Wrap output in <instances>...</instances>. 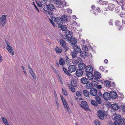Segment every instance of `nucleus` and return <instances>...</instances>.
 Listing matches in <instances>:
<instances>
[{
	"mask_svg": "<svg viewBox=\"0 0 125 125\" xmlns=\"http://www.w3.org/2000/svg\"><path fill=\"white\" fill-rule=\"evenodd\" d=\"M50 21L51 23L55 27V24L54 23L53 21L52 20H50Z\"/></svg>",
	"mask_w": 125,
	"mask_h": 125,
	"instance_id": "obj_54",
	"label": "nucleus"
},
{
	"mask_svg": "<svg viewBox=\"0 0 125 125\" xmlns=\"http://www.w3.org/2000/svg\"><path fill=\"white\" fill-rule=\"evenodd\" d=\"M71 91L73 92H74L75 91V88L73 87V86L71 87H69Z\"/></svg>",
	"mask_w": 125,
	"mask_h": 125,
	"instance_id": "obj_49",
	"label": "nucleus"
},
{
	"mask_svg": "<svg viewBox=\"0 0 125 125\" xmlns=\"http://www.w3.org/2000/svg\"><path fill=\"white\" fill-rule=\"evenodd\" d=\"M62 92L63 94L67 96L68 94V93L67 92V90L65 88L62 89Z\"/></svg>",
	"mask_w": 125,
	"mask_h": 125,
	"instance_id": "obj_38",
	"label": "nucleus"
},
{
	"mask_svg": "<svg viewBox=\"0 0 125 125\" xmlns=\"http://www.w3.org/2000/svg\"><path fill=\"white\" fill-rule=\"evenodd\" d=\"M54 50L56 52L58 53H60L62 51L61 48L57 46L56 47Z\"/></svg>",
	"mask_w": 125,
	"mask_h": 125,
	"instance_id": "obj_21",
	"label": "nucleus"
},
{
	"mask_svg": "<svg viewBox=\"0 0 125 125\" xmlns=\"http://www.w3.org/2000/svg\"><path fill=\"white\" fill-rule=\"evenodd\" d=\"M90 94L92 96H95L97 94V90L94 88L91 89L90 91Z\"/></svg>",
	"mask_w": 125,
	"mask_h": 125,
	"instance_id": "obj_13",
	"label": "nucleus"
},
{
	"mask_svg": "<svg viewBox=\"0 0 125 125\" xmlns=\"http://www.w3.org/2000/svg\"><path fill=\"white\" fill-rule=\"evenodd\" d=\"M110 98L113 99H115L117 96V95L116 92L113 91H111L110 92Z\"/></svg>",
	"mask_w": 125,
	"mask_h": 125,
	"instance_id": "obj_12",
	"label": "nucleus"
},
{
	"mask_svg": "<svg viewBox=\"0 0 125 125\" xmlns=\"http://www.w3.org/2000/svg\"><path fill=\"white\" fill-rule=\"evenodd\" d=\"M76 70L75 66L73 65H70L68 68V70L70 73L74 72Z\"/></svg>",
	"mask_w": 125,
	"mask_h": 125,
	"instance_id": "obj_11",
	"label": "nucleus"
},
{
	"mask_svg": "<svg viewBox=\"0 0 125 125\" xmlns=\"http://www.w3.org/2000/svg\"><path fill=\"white\" fill-rule=\"evenodd\" d=\"M54 3L56 4V6L60 8L66 6V2L64 1V2H61L59 0H55Z\"/></svg>",
	"mask_w": 125,
	"mask_h": 125,
	"instance_id": "obj_2",
	"label": "nucleus"
},
{
	"mask_svg": "<svg viewBox=\"0 0 125 125\" xmlns=\"http://www.w3.org/2000/svg\"><path fill=\"white\" fill-rule=\"evenodd\" d=\"M80 106L82 108H83L85 110H89L88 106L86 102L85 101H83L81 102V104H80Z\"/></svg>",
	"mask_w": 125,
	"mask_h": 125,
	"instance_id": "obj_6",
	"label": "nucleus"
},
{
	"mask_svg": "<svg viewBox=\"0 0 125 125\" xmlns=\"http://www.w3.org/2000/svg\"><path fill=\"white\" fill-rule=\"evenodd\" d=\"M64 72L67 75H70V73L65 68L63 67L62 68Z\"/></svg>",
	"mask_w": 125,
	"mask_h": 125,
	"instance_id": "obj_39",
	"label": "nucleus"
},
{
	"mask_svg": "<svg viewBox=\"0 0 125 125\" xmlns=\"http://www.w3.org/2000/svg\"><path fill=\"white\" fill-rule=\"evenodd\" d=\"M86 75L88 79L91 80L92 82L94 83V85H96L97 84L98 81L97 79L94 78V76L92 73H86Z\"/></svg>",
	"mask_w": 125,
	"mask_h": 125,
	"instance_id": "obj_1",
	"label": "nucleus"
},
{
	"mask_svg": "<svg viewBox=\"0 0 125 125\" xmlns=\"http://www.w3.org/2000/svg\"><path fill=\"white\" fill-rule=\"evenodd\" d=\"M29 72L33 78L34 79H35L36 78V76L33 72V70L32 69L29 70Z\"/></svg>",
	"mask_w": 125,
	"mask_h": 125,
	"instance_id": "obj_24",
	"label": "nucleus"
},
{
	"mask_svg": "<svg viewBox=\"0 0 125 125\" xmlns=\"http://www.w3.org/2000/svg\"><path fill=\"white\" fill-rule=\"evenodd\" d=\"M36 3L37 5L39 7H41L42 6V4L41 2L39 1H37L36 2Z\"/></svg>",
	"mask_w": 125,
	"mask_h": 125,
	"instance_id": "obj_51",
	"label": "nucleus"
},
{
	"mask_svg": "<svg viewBox=\"0 0 125 125\" xmlns=\"http://www.w3.org/2000/svg\"><path fill=\"white\" fill-rule=\"evenodd\" d=\"M99 69L102 71H103L104 70V69L103 67V66H101L99 67Z\"/></svg>",
	"mask_w": 125,
	"mask_h": 125,
	"instance_id": "obj_59",
	"label": "nucleus"
},
{
	"mask_svg": "<svg viewBox=\"0 0 125 125\" xmlns=\"http://www.w3.org/2000/svg\"><path fill=\"white\" fill-rule=\"evenodd\" d=\"M115 23L117 26H118L120 25V23L119 21L117 20L116 21Z\"/></svg>",
	"mask_w": 125,
	"mask_h": 125,
	"instance_id": "obj_52",
	"label": "nucleus"
},
{
	"mask_svg": "<svg viewBox=\"0 0 125 125\" xmlns=\"http://www.w3.org/2000/svg\"><path fill=\"white\" fill-rule=\"evenodd\" d=\"M94 123L95 125H100V122L98 120L94 121Z\"/></svg>",
	"mask_w": 125,
	"mask_h": 125,
	"instance_id": "obj_50",
	"label": "nucleus"
},
{
	"mask_svg": "<svg viewBox=\"0 0 125 125\" xmlns=\"http://www.w3.org/2000/svg\"><path fill=\"white\" fill-rule=\"evenodd\" d=\"M56 108L57 110H59V104L56 105Z\"/></svg>",
	"mask_w": 125,
	"mask_h": 125,
	"instance_id": "obj_63",
	"label": "nucleus"
},
{
	"mask_svg": "<svg viewBox=\"0 0 125 125\" xmlns=\"http://www.w3.org/2000/svg\"><path fill=\"white\" fill-rule=\"evenodd\" d=\"M73 64L76 65L79 63V62L77 60H73Z\"/></svg>",
	"mask_w": 125,
	"mask_h": 125,
	"instance_id": "obj_45",
	"label": "nucleus"
},
{
	"mask_svg": "<svg viewBox=\"0 0 125 125\" xmlns=\"http://www.w3.org/2000/svg\"><path fill=\"white\" fill-rule=\"evenodd\" d=\"M78 53L74 51L72 53V55L73 57L74 58L76 57L77 56Z\"/></svg>",
	"mask_w": 125,
	"mask_h": 125,
	"instance_id": "obj_40",
	"label": "nucleus"
},
{
	"mask_svg": "<svg viewBox=\"0 0 125 125\" xmlns=\"http://www.w3.org/2000/svg\"><path fill=\"white\" fill-rule=\"evenodd\" d=\"M97 88L98 89H101L102 88V87L101 86V85H97Z\"/></svg>",
	"mask_w": 125,
	"mask_h": 125,
	"instance_id": "obj_58",
	"label": "nucleus"
},
{
	"mask_svg": "<svg viewBox=\"0 0 125 125\" xmlns=\"http://www.w3.org/2000/svg\"><path fill=\"white\" fill-rule=\"evenodd\" d=\"M71 83L73 87L76 86H77V83L75 82L74 81H72Z\"/></svg>",
	"mask_w": 125,
	"mask_h": 125,
	"instance_id": "obj_44",
	"label": "nucleus"
},
{
	"mask_svg": "<svg viewBox=\"0 0 125 125\" xmlns=\"http://www.w3.org/2000/svg\"><path fill=\"white\" fill-rule=\"evenodd\" d=\"M95 99L96 102L99 104L101 103V100L100 97L97 96L95 97Z\"/></svg>",
	"mask_w": 125,
	"mask_h": 125,
	"instance_id": "obj_30",
	"label": "nucleus"
},
{
	"mask_svg": "<svg viewBox=\"0 0 125 125\" xmlns=\"http://www.w3.org/2000/svg\"><path fill=\"white\" fill-rule=\"evenodd\" d=\"M54 97L55 98V103L57 102H59L58 99V97L57 96V94L56 93V92L55 91H54Z\"/></svg>",
	"mask_w": 125,
	"mask_h": 125,
	"instance_id": "obj_37",
	"label": "nucleus"
},
{
	"mask_svg": "<svg viewBox=\"0 0 125 125\" xmlns=\"http://www.w3.org/2000/svg\"><path fill=\"white\" fill-rule=\"evenodd\" d=\"M3 61L2 57L0 55V62H2Z\"/></svg>",
	"mask_w": 125,
	"mask_h": 125,
	"instance_id": "obj_62",
	"label": "nucleus"
},
{
	"mask_svg": "<svg viewBox=\"0 0 125 125\" xmlns=\"http://www.w3.org/2000/svg\"><path fill=\"white\" fill-rule=\"evenodd\" d=\"M67 11L68 12L70 13H71L72 12V10L70 9H68L67 10Z\"/></svg>",
	"mask_w": 125,
	"mask_h": 125,
	"instance_id": "obj_61",
	"label": "nucleus"
},
{
	"mask_svg": "<svg viewBox=\"0 0 125 125\" xmlns=\"http://www.w3.org/2000/svg\"><path fill=\"white\" fill-rule=\"evenodd\" d=\"M81 55L83 57H85L87 56V53L85 51H83L81 53Z\"/></svg>",
	"mask_w": 125,
	"mask_h": 125,
	"instance_id": "obj_41",
	"label": "nucleus"
},
{
	"mask_svg": "<svg viewBox=\"0 0 125 125\" xmlns=\"http://www.w3.org/2000/svg\"><path fill=\"white\" fill-rule=\"evenodd\" d=\"M60 42L61 45L63 47H64L66 45L65 42L64 40L61 39L60 40Z\"/></svg>",
	"mask_w": 125,
	"mask_h": 125,
	"instance_id": "obj_34",
	"label": "nucleus"
},
{
	"mask_svg": "<svg viewBox=\"0 0 125 125\" xmlns=\"http://www.w3.org/2000/svg\"><path fill=\"white\" fill-rule=\"evenodd\" d=\"M76 95L78 97L82 96V92L79 91H77L76 93Z\"/></svg>",
	"mask_w": 125,
	"mask_h": 125,
	"instance_id": "obj_43",
	"label": "nucleus"
},
{
	"mask_svg": "<svg viewBox=\"0 0 125 125\" xmlns=\"http://www.w3.org/2000/svg\"><path fill=\"white\" fill-rule=\"evenodd\" d=\"M119 121L120 122L121 125H125V119H121Z\"/></svg>",
	"mask_w": 125,
	"mask_h": 125,
	"instance_id": "obj_42",
	"label": "nucleus"
},
{
	"mask_svg": "<svg viewBox=\"0 0 125 125\" xmlns=\"http://www.w3.org/2000/svg\"><path fill=\"white\" fill-rule=\"evenodd\" d=\"M104 113H103L100 110H99L97 112V115L98 117L101 119H103L104 118V115H104Z\"/></svg>",
	"mask_w": 125,
	"mask_h": 125,
	"instance_id": "obj_9",
	"label": "nucleus"
},
{
	"mask_svg": "<svg viewBox=\"0 0 125 125\" xmlns=\"http://www.w3.org/2000/svg\"><path fill=\"white\" fill-rule=\"evenodd\" d=\"M65 38L64 39L69 40V38L73 35L72 32L69 31H66L65 32Z\"/></svg>",
	"mask_w": 125,
	"mask_h": 125,
	"instance_id": "obj_4",
	"label": "nucleus"
},
{
	"mask_svg": "<svg viewBox=\"0 0 125 125\" xmlns=\"http://www.w3.org/2000/svg\"><path fill=\"white\" fill-rule=\"evenodd\" d=\"M73 51L77 53H79L81 51V49L79 46L77 45H74L73 47Z\"/></svg>",
	"mask_w": 125,
	"mask_h": 125,
	"instance_id": "obj_15",
	"label": "nucleus"
},
{
	"mask_svg": "<svg viewBox=\"0 0 125 125\" xmlns=\"http://www.w3.org/2000/svg\"><path fill=\"white\" fill-rule=\"evenodd\" d=\"M73 24L75 25H76L77 23L76 21H73Z\"/></svg>",
	"mask_w": 125,
	"mask_h": 125,
	"instance_id": "obj_64",
	"label": "nucleus"
},
{
	"mask_svg": "<svg viewBox=\"0 0 125 125\" xmlns=\"http://www.w3.org/2000/svg\"><path fill=\"white\" fill-rule=\"evenodd\" d=\"M91 104L93 105L96 106L98 105V104L94 100H92L91 102Z\"/></svg>",
	"mask_w": 125,
	"mask_h": 125,
	"instance_id": "obj_35",
	"label": "nucleus"
},
{
	"mask_svg": "<svg viewBox=\"0 0 125 125\" xmlns=\"http://www.w3.org/2000/svg\"><path fill=\"white\" fill-rule=\"evenodd\" d=\"M33 4L34 7L35 8L36 10H37V11H38V12H40V11H39L38 9V8L37 7V6L34 3V2H33Z\"/></svg>",
	"mask_w": 125,
	"mask_h": 125,
	"instance_id": "obj_53",
	"label": "nucleus"
},
{
	"mask_svg": "<svg viewBox=\"0 0 125 125\" xmlns=\"http://www.w3.org/2000/svg\"><path fill=\"white\" fill-rule=\"evenodd\" d=\"M104 83L105 86L109 88L111 86L110 83L108 81H104Z\"/></svg>",
	"mask_w": 125,
	"mask_h": 125,
	"instance_id": "obj_27",
	"label": "nucleus"
},
{
	"mask_svg": "<svg viewBox=\"0 0 125 125\" xmlns=\"http://www.w3.org/2000/svg\"><path fill=\"white\" fill-rule=\"evenodd\" d=\"M111 107L113 109L115 110H117L119 107L118 105L116 103L112 104Z\"/></svg>",
	"mask_w": 125,
	"mask_h": 125,
	"instance_id": "obj_17",
	"label": "nucleus"
},
{
	"mask_svg": "<svg viewBox=\"0 0 125 125\" xmlns=\"http://www.w3.org/2000/svg\"><path fill=\"white\" fill-rule=\"evenodd\" d=\"M43 4H45L47 3V0H41Z\"/></svg>",
	"mask_w": 125,
	"mask_h": 125,
	"instance_id": "obj_55",
	"label": "nucleus"
},
{
	"mask_svg": "<svg viewBox=\"0 0 125 125\" xmlns=\"http://www.w3.org/2000/svg\"><path fill=\"white\" fill-rule=\"evenodd\" d=\"M99 2L100 3H101V4L104 5H106V4L107 3V2L103 1L101 0H99Z\"/></svg>",
	"mask_w": 125,
	"mask_h": 125,
	"instance_id": "obj_46",
	"label": "nucleus"
},
{
	"mask_svg": "<svg viewBox=\"0 0 125 125\" xmlns=\"http://www.w3.org/2000/svg\"><path fill=\"white\" fill-rule=\"evenodd\" d=\"M61 95V99L62 100V102L63 104V106L64 105H66L68 104L67 103L66 100Z\"/></svg>",
	"mask_w": 125,
	"mask_h": 125,
	"instance_id": "obj_25",
	"label": "nucleus"
},
{
	"mask_svg": "<svg viewBox=\"0 0 125 125\" xmlns=\"http://www.w3.org/2000/svg\"><path fill=\"white\" fill-rule=\"evenodd\" d=\"M120 108L123 111H125V106L123 105H121L120 106Z\"/></svg>",
	"mask_w": 125,
	"mask_h": 125,
	"instance_id": "obj_47",
	"label": "nucleus"
},
{
	"mask_svg": "<svg viewBox=\"0 0 125 125\" xmlns=\"http://www.w3.org/2000/svg\"><path fill=\"white\" fill-rule=\"evenodd\" d=\"M109 23L110 25H112V21L111 20H110L109 21Z\"/></svg>",
	"mask_w": 125,
	"mask_h": 125,
	"instance_id": "obj_60",
	"label": "nucleus"
},
{
	"mask_svg": "<svg viewBox=\"0 0 125 125\" xmlns=\"http://www.w3.org/2000/svg\"><path fill=\"white\" fill-rule=\"evenodd\" d=\"M78 67L81 70L85 69L86 67L85 64L83 62L79 63L78 64Z\"/></svg>",
	"mask_w": 125,
	"mask_h": 125,
	"instance_id": "obj_20",
	"label": "nucleus"
},
{
	"mask_svg": "<svg viewBox=\"0 0 125 125\" xmlns=\"http://www.w3.org/2000/svg\"><path fill=\"white\" fill-rule=\"evenodd\" d=\"M70 41L72 44H75L77 43L76 40L74 37H71L70 40Z\"/></svg>",
	"mask_w": 125,
	"mask_h": 125,
	"instance_id": "obj_22",
	"label": "nucleus"
},
{
	"mask_svg": "<svg viewBox=\"0 0 125 125\" xmlns=\"http://www.w3.org/2000/svg\"><path fill=\"white\" fill-rule=\"evenodd\" d=\"M76 75L78 77H79L82 76L83 72L82 70L78 69L76 70Z\"/></svg>",
	"mask_w": 125,
	"mask_h": 125,
	"instance_id": "obj_18",
	"label": "nucleus"
},
{
	"mask_svg": "<svg viewBox=\"0 0 125 125\" xmlns=\"http://www.w3.org/2000/svg\"><path fill=\"white\" fill-rule=\"evenodd\" d=\"M114 116V119L115 121H119L121 119V115L118 114L115 115Z\"/></svg>",
	"mask_w": 125,
	"mask_h": 125,
	"instance_id": "obj_16",
	"label": "nucleus"
},
{
	"mask_svg": "<svg viewBox=\"0 0 125 125\" xmlns=\"http://www.w3.org/2000/svg\"><path fill=\"white\" fill-rule=\"evenodd\" d=\"M108 8L109 10H113L115 8V5L112 4H108Z\"/></svg>",
	"mask_w": 125,
	"mask_h": 125,
	"instance_id": "obj_28",
	"label": "nucleus"
},
{
	"mask_svg": "<svg viewBox=\"0 0 125 125\" xmlns=\"http://www.w3.org/2000/svg\"><path fill=\"white\" fill-rule=\"evenodd\" d=\"M45 7H46L47 10H49L52 11L54 10V7L53 5L51 4H48L47 5H45Z\"/></svg>",
	"mask_w": 125,
	"mask_h": 125,
	"instance_id": "obj_7",
	"label": "nucleus"
},
{
	"mask_svg": "<svg viewBox=\"0 0 125 125\" xmlns=\"http://www.w3.org/2000/svg\"><path fill=\"white\" fill-rule=\"evenodd\" d=\"M83 93L84 95L87 97H88L89 96V92L86 90H84L83 91Z\"/></svg>",
	"mask_w": 125,
	"mask_h": 125,
	"instance_id": "obj_29",
	"label": "nucleus"
},
{
	"mask_svg": "<svg viewBox=\"0 0 125 125\" xmlns=\"http://www.w3.org/2000/svg\"><path fill=\"white\" fill-rule=\"evenodd\" d=\"M59 64L62 65H63L65 64V62L64 60L62 58H61L59 61Z\"/></svg>",
	"mask_w": 125,
	"mask_h": 125,
	"instance_id": "obj_31",
	"label": "nucleus"
},
{
	"mask_svg": "<svg viewBox=\"0 0 125 125\" xmlns=\"http://www.w3.org/2000/svg\"><path fill=\"white\" fill-rule=\"evenodd\" d=\"M93 83H89L86 85V88L89 89H91L93 87Z\"/></svg>",
	"mask_w": 125,
	"mask_h": 125,
	"instance_id": "obj_26",
	"label": "nucleus"
},
{
	"mask_svg": "<svg viewBox=\"0 0 125 125\" xmlns=\"http://www.w3.org/2000/svg\"><path fill=\"white\" fill-rule=\"evenodd\" d=\"M103 96L104 99L106 100H109L110 99V93H105L103 94Z\"/></svg>",
	"mask_w": 125,
	"mask_h": 125,
	"instance_id": "obj_14",
	"label": "nucleus"
},
{
	"mask_svg": "<svg viewBox=\"0 0 125 125\" xmlns=\"http://www.w3.org/2000/svg\"><path fill=\"white\" fill-rule=\"evenodd\" d=\"M85 71L86 73H92L93 71V69L91 66H86Z\"/></svg>",
	"mask_w": 125,
	"mask_h": 125,
	"instance_id": "obj_10",
	"label": "nucleus"
},
{
	"mask_svg": "<svg viewBox=\"0 0 125 125\" xmlns=\"http://www.w3.org/2000/svg\"><path fill=\"white\" fill-rule=\"evenodd\" d=\"M81 82L83 84H86L88 82L86 78L85 77L82 78L81 80Z\"/></svg>",
	"mask_w": 125,
	"mask_h": 125,
	"instance_id": "obj_32",
	"label": "nucleus"
},
{
	"mask_svg": "<svg viewBox=\"0 0 125 125\" xmlns=\"http://www.w3.org/2000/svg\"><path fill=\"white\" fill-rule=\"evenodd\" d=\"M61 29L63 31L66 30V26L65 25H62L61 26Z\"/></svg>",
	"mask_w": 125,
	"mask_h": 125,
	"instance_id": "obj_48",
	"label": "nucleus"
},
{
	"mask_svg": "<svg viewBox=\"0 0 125 125\" xmlns=\"http://www.w3.org/2000/svg\"><path fill=\"white\" fill-rule=\"evenodd\" d=\"M62 20L63 21H67V16L65 15H63L62 16Z\"/></svg>",
	"mask_w": 125,
	"mask_h": 125,
	"instance_id": "obj_36",
	"label": "nucleus"
},
{
	"mask_svg": "<svg viewBox=\"0 0 125 125\" xmlns=\"http://www.w3.org/2000/svg\"><path fill=\"white\" fill-rule=\"evenodd\" d=\"M110 125H115V122L114 123L112 121H110Z\"/></svg>",
	"mask_w": 125,
	"mask_h": 125,
	"instance_id": "obj_57",
	"label": "nucleus"
},
{
	"mask_svg": "<svg viewBox=\"0 0 125 125\" xmlns=\"http://www.w3.org/2000/svg\"><path fill=\"white\" fill-rule=\"evenodd\" d=\"M1 119L5 125H10L7 120L5 118L2 117L1 118Z\"/></svg>",
	"mask_w": 125,
	"mask_h": 125,
	"instance_id": "obj_23",
	"label": "nucleus"
},
{
	"mask_svg": "<svg viewBox=\"0 0 125 125\" xmlns=\"http://www.w3.org/2000/svg\"><path fill=\"white\" fill-rule=\"evenodd\" d=\"M5 42L7 46L6 49L8 52L12 55H14V53L12 47L10 46V43L7 40H5Z\"/></svg>",
	"mask_w": 125,
	"mask_h": 125,
	"instance_id": "obj_3",
	"label": "nucleus"
},
{
	"mask_svg": "<svg viewBox=\"0 0 125 125\" xmlns=\"http://www.w3.org/2000/svg\"><path fill=\"white\" fill-rule=\"evenodd\" d=\"M94 76L95 77L94 78L99 79L101 77V75L100 73L97 71H95L94 73Z\"/></svg>",
	"mask_w": 125,
	"mask_h": 125,
	"instance_id": "obj_19",
	"label": "nucleus"
},
{
	"mask_svg": "<svg viewBox=\"0 0 125 125\" xmlns=\"http://www.w3.org/2000/svg\"><path fill=\"white\" fill-rule=\"evenodd\" d=\"M6 16L5 15H3L0 18V24L4 26L6 23Z\"/></svg>",
	"mask_w": 125,
	"mask_h": 125,
	"instance_id": "obj_5",
	"label": "nucleus"
},
{
	"mask_svg": "<svg viewBox=\"0 0 125 125\" xmlns=\"http://www.w3.org/2000/svg\"><path fill=\"white\" fill-rule=\"evenodd\" d=\"M56 22L58 25H62L63 23V21L60 17H58L56 18L54 20Z\"/></svg>",
	"mask_w": 125,
	"mask_h": 125,
	"instance_id": "obj_8",
	"label": "nucleus"
},
{
	"mask_svg": "<svg viewBox=\"0 0 125 125\" xmlns=\"http://www.w3.org/2000/svg\"><path fill=\"white\" fill-rule=\"evenodd\" d=\"M120 17H125V14L124 13H121V14H120Z\"/></svg>",
	"mask_w": 125,
	"mask_h": 125,
	"instance_id": "obj_56",
	"label": "nucleus"
},
{
	"mask_svg": "<svg viewBox=\"0 0 125 125\" xmlns=\"http://www.w3.org/2000/svg\"><path fill=\"white\" fill-rule=\"evenodd\" d=\"M64 106L65 109L67 111L69 114L70 113L71 110L68 104L66 105H64Z\"/></svg>",
	"mask_w": 125,
	"mask_h": 125,
	"instance_id": "obj_33",
	"label": "nucleus"
}]
</instances>
